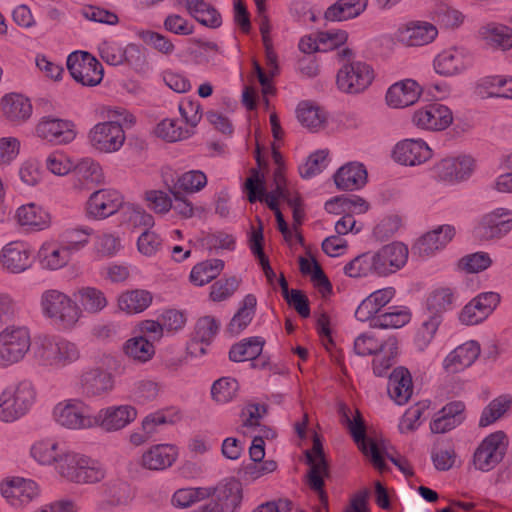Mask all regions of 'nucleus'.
Wrapping results in <instances>:
<instances>
[{
  "label": "nucleus",
  "instance_id": "obj_31",
  "mask_svg": "<svg viewBox=\"0 0 512 512\" xmlns=\"http://www.w3.org/2000/svg\"><path fill=\"white\" fill-rule=\"evenodd\" d=\"M421 95L419 84L412 79H405L389 87L386 102L393 108H404L413 105Z\"/></svg>",
  "mask_w": 512,
  "mask_h": 512
},
{
  "label": "nucleus",
  "instance_id": "obj_57",
  "mask_svg": "<svg viewBox=\"0 0 512 512\" xmlns=\"http://www.w3.org/2000/svg\"><path fill=\"white\" fill-rule=\"evenodd\" d=\"M430 401L425 400L417 403L405 411L399 420L398 430L401 434H408L416 431L421 425L420 418L425 409L429 408Z\"/></svg>",
  "mask_w": 512,
  "mask_h": 512
},
{
  "label": "nucleus",
  "instance_id": "obj_48",
  "mask_svg": "<svg viewBox=\"0 0 512 512\" xmlns=\"http://www.w3.org/2000/svg\"><path fill=\"white\" fill-rule=\"evenodd\" d=\"M512 407V397L508 394L493 399L482 411L479 426L488 427L501 419Z\"/></svg>",
  "mask_w": 512,
  "mask_h": 512
},
{
  "label": "nucleus",
  "instance_id": "obj_32",
  "mask_svg": "<svg viewBox=\"0 0 512 512\" xmlns=\"http://www.w3.org/2000/svg\"><path fill=\"white\" fill-rule=\"evenodd\" d=\"M384 352L387 353V355L376 356L373 359V373L378 377L388 375L390 384H412V375L404 366H398L388 373L398 354V349H395L394 353H391V351Z\"/></svg>",
  "mask_w": 512,
  "mask_h": 512
},
{
  "label": "nucleus",
  "instance_id": "obj_36",
  "mask_svg": "<svg viewBox=\"0 0 512 512\" xmlns=\"http://www.w3.org/2000/svg\"><path fill=\"white\" fill-rule=\"evenodd\" d=\"M354 352L359 356L377 355L379 352L398 349V341L395 337H389L387 340L377 338L372 332H364L354 340Z\"/></svg>",
  "mask_w": 512,
  "mask_h": 512
},
{
  "label": "nucleus",
  "instance_id": "obj_17",
  "mask_svg": "<svg viewBox=\"0 0 512 512\" xmlns=\"http://www.w3.org/2000/svg\"><path fill=\"white\" fill-rule=\"evenodd\" d=\"M408 248L401 242H393L373 252L378 276H386L401 269L408 259Z\"/></svg>",
  "mask_w": 512,
  "mask_h": 512
},
{
  "label": "nucleus",
  "instance_id": "obj_41",
  "mask_svg": "<svg viewBox=\"0 0 512 512\" xmlns=\"http://www.w3.org/2000/svg\"><path fill=\"white\" fill-rule=\"evenodd\" d=\"M38 257L43 268L57 270L64 267L71 256L63 244L46 242L40 247Z\"/></svg>",
  "mask_w": 512,
  "mask_h": 512
},
{
  "label": "nucleus",
  "instance_id": "obj_26",
  "mask_svg": "<svg viewBox=\"0 0 512 512\" xmlns=\"http://www.w3.org/2000/svg\"><path fill=\"white\" fill-rule=\"evenodd\" d=\"M2 266L11 273H22L33 264L32 250L22 241H12L1 251Z\"/></svg>",
  "mask_w": 512,
  "mask_h": 512
},
{
  "label": "nucleus",
  "instance_id": "obj_33",
  "mask_svg": "<svg viewBox=\"0 0 512 512\" xmlns=\"http://www.w3.org/2000/svg\"><path fill=\"white\" fill-rule=\"evenodd\" d=\"M66 449L62 443L54 438H43L32 444L30 455L38 464L53 466L55 469Z\"/></svg>",
  "mask_w": 512,
  "mask_h": 512
},
{
  "label": "nucleus",
  "instance_id": "obj_2",
  "mask_svg": "<svg viewBox=\"0 0 512 512\" xmlns=\"http://www.w3.org/2000/svg\"><path fill=\"white\" fill-rule=\"evenodd\" d=\"M37 396L34 386H6L0 394V421L13 423L25 416Z\"/></svg>",
  "mask_w": 512,
  "mask_h": 512
},
{
  "label": "nucleus",
  "instance_id": "obj_45",
  "mask_svg": "<svg viewBox=\"0 0 512 512\" xmlns=\"http://www.w3.org/2000/svg\"><path fill=\"white\" fill-rule=\"evenodd\" d=\"M486 44L495 49L509 50L512 48V29L505 25L488 24L480 29Z\"/></svg>",
  "mask_w": 512,
  "mask_h": 512
},
{
  "label": "nucleus",
  "instance_id": "obj_58",
  "mask_svg": "<svg viewBox=\"0 0 512 512\" xmlns=\"http://www.w3.org/2000/svg\"><path fill=\"white\" fill-rule=\"evenodd\" d=\"M73 172L79 181L87 184H99L104 178L100 165L90 158L82 159Z\"/></svg>",
  "mask_w": 512,
  "mask_h": 512
},
{
  "label": "nucleus",
  "instance_id": "obj_61",
  "mask_svg": "<svg viewBox=\"0 0 512 512\" xmlns=\"http://www.w3.org/2000/svg\"><path fill=\"white\" fill-rule=\"evenodd\" d=\"M93 230L91 228L69 229L64 233L63 245L70 256L83 249L89 243V237Z\"/></svg>",
  "mask_w": 512,
  "mask_h": 512
},
{
  "label": "nucleus",
  "instance_id": "obj_40",
  "mask_svg": "<svg viewBox=\"0 0 512 512\" xmlns=\"http://www.w3.org/2000/svg\"><path fill=\"white\" fill-rule=\"evenodd\" d=\"M367 4L368 0H337L326 9L324 18L332 22L353 19L365 11Z\"/></svg>",
  "mask_w": 512,
  "mask_h": 512
},
{
  "label": "nucleus",
  "instance_id": "obj_12",
  "mask_svg": "<svg viewBox=\"0 0 512 512\" xmlns=\"http://www.w3.org/2000/svg\"><path fill=\"white\" fill-rule=\"evenodd\" d=\"M306 459L310 466L308 485L318 494L320 502L327 507V494L323 490V486L324 477L328 476V466L324 458L322 444L317 436L313 439L311 450L306 451Z\"/></svg>",
  "mask_w": 512,
  "mask_h": 512
},
{
  "label": "nucleus",
  "instance_id": "obj_63",
  "mask_svg": "<svg viewBox=\"0 0 512 512\" xmlns=\"http://www.w3.org/2000/svg\"><path fill=\"white\" fill-rule=\"evenodd\" d=\"M492 264L488 253L476 252L466 255L459 260V267L467 273H478L486 270Z\"/></svg>",
  "mask_w": 512,
  "mask_h": 512
},
{
  "label": "nucleus",
  "instance_id": "obj_15",
  "mask_svg": "<svg viewBox=\"0 0 512 512\" xmlns=\"http://www.w3.org/2000/svg\"><path fill=\"white\" fill-rule=\"evenodd\" d=\"M1 494L13 507H22L30 503L39 494L35 481L22 477L4 480L0 486Z\"/></svg>",
  "mask_w": 512,
  "mask_h": 512
},
{
  "label": "nucleus",
  "instance_id": "obj_3",
  "mask_svg": "<svg viewBox=\"0 0 512 512\" xmlns=\"http://www.w3.org/2000/svg\"><path fill=\"white\" fill-rule=\"evenodd\" d=\"M54 421L69 430H87L95 428L94 415L87 404L77 398L58 402L52 411Z\"/></svg>",
  "mask_w": 512,
  "mask_h": 512
},
{
  "label": "nucleus",
  "instance_id": "obj_59",
  "mask_svg": "<svg viewBox=\"0 0 512 512\" xmlns=\"http://www.w3.org/2000/svg\"><path fill=\"white\" fill-rule=\"evenodd\" d=\"M207 184V177L201 171H189L182 174L171 189L181 193H193L201 190Z\"/></svg>",
  "mask_w": 512,
  "mask_h": 512
},
{
  "label": "nucleus",
  "instance_id": "obj_14",
  "mask_svg": "<svg viewBox=\"0 0 512 512\" xmlns=\"http://www.w3.org/2000/svg\"><path fill=\"white\" fill-rule=\"evenodd\" d=\"M100 496L96 508L99 511H109L115 507L130 504L135 497V491L128 482L114 479L100 487Z\"/></svg>",
  "mask_w": 512,
  "mask_h": 512
},
{
  "label": "nucleus",
  "instance_id": "obj_43",
  "mask_svg": "<svg viewBox=\"0 0 512 512\" xmlns=\"http://www.w3.org/2000/svg\"><path fill=\"white\" fill-rule=\"evenodd\" d=\"M264 344V339L258 336L243 339L241 342L232 345L229 351V359L233 362L254 360L261 355Z\"/></svg>",
  "mask_w": 512,
  "mask_h": 512
},
{
  "label": "nucleus",
  "instance_id": "obj_64",
  "mask_svg": "<svg viewBox=\"0 0 512 512\" xmlns=\"http://www.w3.org/2000/svg\"><path fill=\"white\" fill-rule=\"evenodd\" d=\"M240 281L235 277L220 279L210 287V299L214 302L223 301L238 289Z\"/></svg>",
  "mask_w": 512,
  "mask_h": 512
},
{
  "label": "nucleus",
  "instance_id": "obj_27",
  "mask_svg": "<svg viewBox=\"0 0 512 512\" xmlns=\"http://www.w3.org/2000/svg\"><path fill=\"white\" fill-rule=\"evenodd\" d=\"M454 235L453 226L441 225L419 238L412 248L413 253L422 258L432 256L436 251L444 248Z\"/></svg>",
  "mask_w": 512,
  "mask_h": 512
},
{
  "label": "nucleus",
  "instance_id": "obj_7",
  "mask_svg": "<svg viewBox=\"0 0 512 512\" xmlns=\"http://www.w3.org/2000/svg\"><path fill=\"white\" fill-rule=\"evenodd\" d=\"M67 68L72 78L83 86H96L104 76L102 64L85 51L70 53L67 57Z\"/></svg>",
  "mask_w": 512,
  "mask_h": 512
},
{
  "label": "nucleus",
  "instance_id": "obj_62",
  "mask_svg": "<svg viewBox=\"0 0 512 512\" xmlns=\"http://www.w3.org/2000/svg\"><path fill=\"white\" fill-rule=\"evenodd\" d=\"M158 137L168 141L176 142L189 136V130L180 127L176 120L164 119L155 130Z\"/></svg>",
  "mask_w": 512,
  "mask_h": 512
},
{
  "label": "nucleus",
  "instance_id": "obj_50",
  "mask_svg": "<svg viewBox=\"0 0 512 512\" xmlns=\"http://www.w3.org/2000/svg\"><path fill=\"white\" fill-rule=\"evenodd\" d=\"M391 311L379 314L372 320V328L397 329L406 325L411 319L407 307H391Z\"/></svg>",
  "mask_w": 512,
  "mask_h": 512
},
{
  "label": "nucleus",
  "instance_id": "obj_16",
  "mask_svg": "<svg viewBox=\"0 0 512 512\" xmlns=\"http://www.w3.org/2000/svg\"><path fill=\"white\" fill-rule=\"evenodd\" d=\"M473 63L471 53L462 47H452L439 53L434 59V69L442 76L462 73Z\"/></svg>",
  "mask_w": 512,
  "mask_h": 512
},
{
  "label": "nucleus",
  "instance_id": "obj_11",
  "mask_svg": "<svg viewBox=\"0 0 512 512\" xmlns=\"http://www.w3.org/2000/svg\"><path fill=\"white\" fill-rule=\"evenodd\" d=\"M346 423L354 441L362 453L369 458L370 462L377 470L380 472L386 471L387 464L384 461L382 451L376 441L366 437V429L360 413L357 412V415L353 419L346 416Z\"/></svg>",
  "mask_w": 512,
  "mask_h": 512
},
{
  "label": "nucleus",
  "instance_id": "obj_23",
  "mask_svg": "<svg viewBox=\"0 0 512 512\" xmlns=\"http://www.w3.org/2000/svg\"><path fill=\"white\" fill-rule=\"evenodd\" d=\"M123 204L122 195L113 189L93 192L86 206L87 214L95 219H104L115 214Z\"/></svg>",
  "mask_w": 512,
  "mask_h": 512
},
{
  "label": "nucleus",
  "instance_id": "obj_44",
  "mask_svg": "<svg viewBox=\"0 0 512 512\" xmlns=\"http://www.w3.org/2000/svg\"><path fill=\"white\" fill-rule=\"evenodd\" d=\"M263 241V223L260 219H258V227H252V231L249 237V247L252 254L258 258L267 281L270 284H273L276 274L270 266L268 257L263 251Z\"/></svg>",
  "mask_w": 512,
  "mask_h": 512
},
{
  "label": "nucleus",
  "instance_id": "obj_21",
  "mask_svg": "<svg viewBox=\"0 0 512 512\" xmlns=\"http://www.w3.org/2000/svg\"><path fill=\"white\" fill-rule=\"evenodd\" d=\"M500 302V296L494 292L481 293L464 306L459 320L465 325H476L485 320Z\"/></svg>",
  "mask_w": 512,
  "mask_h": 512
},
{
  "label": "nucleus",
  "instance_id": "obj_6",
  "mask_svg": "<svg viewBox=\"0 0 512 512\" xmlns=\"http://www.w3.org/2000/svg\"><path fill=\"white\" fill-rule=\"evenodd\" d=\"M374 79L370 65L362 61L344 63L337 72L336 84L340 91L358 94L365 91Z\"/></svg>",
  "mask_w": 512,
  "mask_h": 512
},
{
  "label": "nucleus",
  "instance_id": "obj_28",
  "mask_svg": "<svg viewBox=\"0 0 512 512\" xmlns=\"http://www.w3.org/2000/svg\"><path fill=\"white\" fill-rule=\"evenodd\" d=\"M220 323L211 316H204L198 319L195 324L194 334L188 345L191 355L201 356L206 353L207 346L213 341L218 333Z\"/></svg>",
  "mask_w": 512,
  "mask_h": 512
},
{
  "label": "nucleus",
  "instance_id": "obj_35",
  "mask_svg": "<svg viewBox=\"0 0 512 512\" xmlns=\"http://www.w3.org/2000/svg\"><path fill=\"white\" fill-rule=\"evenodd\" d=\"M338 189L353 191L362 188L367 182V170L361 163L351 162L338 169L334 175Z\"/></svg>",
  "mask_w": 512,
  "mask_h": 512
},
{
  "label": "nucleus",
  "instance_id": "obj_5",
  "mask_svg": "<svg viewBox=\"0 0 512 512\" xmlns=\"http://www.w3.org/2000/svg\"><path fill=\"white\" fill-rule=\"evenodd\" d=\"M31 345L26 327H7L0 333V366L6 367L24 358Z\"/></svg>",
  "mask_w": 512,
  "mask_h": 512
},
{
  "label": "nucleus",
  "instance_id": "obj_4",
  "mask_svg": "<svg viewBox=\"0 0 512 512\" xmlns=\"http://www.w3.org/2000/svg\"><path fill=\"white\" fill-rule=\"evenodd\" d=\"M41 305L44 314L62 328L72 327L80 316L76 303L57 290L46 291L42 295Z\"/></svg>",
  "mask_w": 512,
  "mask_h": 512
},
{
  "label": "nucleus",
  "instance_id": "obj_56",
  "mask_svg": "<svg viewBox=\"0 0 512 512\" xmlns=\"http://www.w3.org/2000/svg\"><path fill=\"white\" fill-rule=\"evenodd\" d=\"M441 322L442 317L438 313L429 315L428 319L423 321L414 338V343L418 350L423 351L428 347Z\"/></svg>",
  "mask_w": 512,
  "mask_h": 512
},
{
  "label": "nucleus",
  "instance_id": "obj_49",
  "mask_svg": "<svg viewBox=\"0 0 512 512\" xmlns=\"http://www.w3.org/2000/svg\"><path fill=\"white\" fill-rule=\"evenodd\" d=\"M124 353L138 362H147L155 354L153 342L145 336H137L128 339L123 346Z\"/></svg>",
  "mask_w": 512,
  "mask_h": 512
},
{
  "label": "nucleus",
  "instance_id": "obj_53",
  "mask_svg": "<svg viewBox=\"0 0 512 512\" xmlns=\"http://www.w3.org/2000/svg\"><path fill=\"white\" fill-rule=\"evenodd\" d=\"M296 113L298 121L311 131H317L326 120L325 113L319 107L308 102L300 103Z\"/></svg>",
  "mask_w": 512,
  "mask_h": 512
},
{
  "label": "nucleus",
  "instance_id": "obj_18",
  "mask_svg": "<svg viewBox=\"0 0 512 512\" xmlns=\"http://www.w3.org/2000/svg\"><path fill=\"white\" fill-rule=\"evenodd\" d=\"M473 171L474 159L466 155L442 159L433 167L434 176L449 183L464 181Z\"/></svg>",
  "mask_w": 512,
  "mask_h": 512
},
{
  "label": "nucleus",
  "instance_id": "obj_55",
  "mask_svg": "<svg viewBox=\"0 0 512 512\" xmlns=\"http://www.w3.org/2000/svg\"><path fill=\"white\" fill-rule=\"evenodd\" d=\"M344 273L349 277H364L369 274L377 275L373 252L358 255L344 266Z\"/></svg>",
  "mask_w": 512,
  "mask_h": 512
},
{
  "label": "nucleus",
  "instance_id": "obj_19",
  "mask_svg": "<svg viewBox=\"0 0 512 512\" xmlns=\"http://www.w3.org/2000/svg\"><path fill=\"white\" fill-rule=\"evenodd\" d=\"M412 120L418 128L441 131L451 125L453 114L447 106L433 103L416 110Z\"/></svg>",
  "mask_w": 512,
  "mask_h": 512
},
{
  "label": "nucleus",
  "instance_id": "obj_13",
  "mask_svg": "<svg viewBox=\"0 0 512 512\" xmlns=\"http://www.w3.org/2000/svg\"><path fill=\"white\" fill-rule=\"evenodd\" d=\"M137 414L136 408L131 405L108 406L94 415L95 427L106 432L120 431L134 422Z\"/></svg>",
  "mask_w": 512,
  "mask_h": 512
},
{
  "label": "nucleus",
  "instance_id": "obj_9",
  "mask_svg": "<svg viewBox=\"0 0 512 512\" xmlns=\"http://www.w3.org/2000/svg\"><path fill=\"white\" fill-rule=\"evenodd\" d=\"M508 446L507 435L496 431L486 436L473 455V464L480 471H490L503 459Z\"/></svg>",
  "mask_w": 512,
  "mask_h": 512
},
{
  "label": "nucleus",
  "instance_id": "obj_38",
  "mask_svg": "<svg viewBox=\"0 0 512 512\" xmlns=\"http://www.w3.org/2000/svg\"><path fill=\"white\" fill-rule=\"evenodd\" d=\"M16 217L21 226H25L33 231L44 230L51 224L50 214L34 203L19 207Z\"/></svg>",
  "mask_w": 512,
  "mask_h": 512
},
{
  "label": "nucleus",
  "instance_id": "obj_25",
  "mask_svg": "<svg viewBox=\"0 0 512 512\" xmlns=\"http://www.w3.org/2000/svg\"><path fill=\"white\" fill-rule=\"evenodd\" d=\"M392 155L402 165L416 166L428 161L432 150L422 139H405L395 145Z\"/></svg>",
  "mask_w": 512,
  "mask_h": 512
},
{
  "label": "nucleus",
  "instance_id": "obj_8",
  "mask_svg": "<svg viewBox=\"0 0 512 512\" xmlns=\"http://www.w3.org/2000/svg\"><path fill=\"white\" fill-rule=\"evenodd\" d=\"M42 365L61 367L79 358V351L74 343L63 338L46 337L36 352Z\"/></svg>",
  "mask_w": 512,
  "mask_h": 512
},
{
  "label": "nucleus",
  "instance_id": "obj_52",
  "mask_svg": "<svg viewBox=\"0 0 512 512\" xmlns=\"http://www.w3.org/2000/svg\"><path fill=\"white\" fill-rule=\"evenodd\" d=\"M211 496L212 491L208 487L180 488L174 492L171 502L173 506L184 509Z\"/></svg>",
  "mask_w": 512,
  "mask_h": 512
},
{
  "label": "nucleus",
  "instance_id": "obj_37",
  "mask_svg": "<svg viewBox=\"0 0 512 512\" xmlns=\"http://www.w3.org/2000/svg\"><path fill=\"white\" fill-rule=\"evenodd\" d=\"M3 116L10 122L21 123L30 118L32 105L28 98L18 93L6 94L1 99Z\"/></svg>",
  "mask_w": 512,
  "mask_h": 512
},
{
  "label": "nucleus",
  "instance_id": "obj_39",
  "mask_svg": "<svg viewBox=\"0 0 512 512\" xmlns=\"http://www.w3.org/2000/svg\"><path fill=\"white\" fill-rule=\"evenodd\" d=\"M267 414V405L265 403L247 402L240 414L241 428L245 435L261 433L262 428H268L261 423V420Z\"/></svg>",
  "mask_w": 512,
  "mask_h": 512
},
{
  "label": "nucleus",
  "instance_id": "obj_29",
  "mask_svg": "<svg viewBox=\"0 0 512 512\" xmlns=\"http://www.w3.org/2000/svg\"><path fill=\"white\" fill-rule=\"evenodd\" d=\"M480 345L476 341H467L451 351L443 362L448 373H458L471 366L480 355Z\"/></svg>",
  "mask_w": 512,
  "mask_h": 512
},
{
  "label": "nucleus",
  "instance_id": "obj_54",
  "mask_svg": "<svg viewBox=\"0 0 512 512\" xmlns=\"http://www.w3.org/2000/svg\"><path fill=\"white\" fill-rule=\"evenodd\" d=\"M77 299L83 309L89 313H98L108 304L104 293L94 287H82L79 289Z\"/></svg>",
  "mask_w": 512,
  "mask_h": 512
},
{
  "label": "nucleus",
  "instance_id": "obj_24",
  "mask_svg": "<svg viewBox=\"0 0 512 512\" xmlns=\"http://www.w3.org/2000/svg\"><path fill=\"white\" fill-rule=\"evenodd\" d=\"M212 491L215 503L224 512H237L243 499V488L239 480L231 477L219 482L215 487H208Z\"/></svg>",
  "mask_w": 512,
  "mask_h": 512
},
{
  "label": "nucleus",
  "instance_id": "obj_60",
  "mask_svg": "<svg viewBox=\"0 0 512 512\" xmlns=\"http://www.w3.org/2000/svg\"><path fill=\"white\" fill-rule=\"evenodd\" d=\"M433 19L445 28H456L464 20L463 14L445 3L436 6L433 12Z\"/></svg>",
  "mask_w": 512,
  "mask_h": 512
},
{
  "label": "nucleus",
  "instance_id": "obj_10",
  "mask_svg": "<svg viewBox=\"0 0 512 512\" xmlns=\"http://www.w3.org/2000/svg\"><path fill=\"white\" fill-rule=\"evenodd\" d=\"M88 140L97 151L112 153L123 146L125 133L122 126L116 121L101 122L89 131Z\"/></svg>",
  "mask_w": 512,
  "mask_h": 512
},
{
  "label": "nucleus",
  "instance_id": "obj_22",
  "mask_svg": "<svg viewBox=\"0 0 512 512\" xmlns=\"http://www.w3.org/2000/svg\"><path fill=\"white\" fill-rule=\"evenodd\" d=\"M437 34V28L429 22L410 21L399 26L395 38L405 46L417 47L431 43Z\"/></svg>",
  "mask_w": 512,
  "mask_h": 512
},
{
  "label": "nucleus",
  "instance_id": "obj_42",
  "mask_svg": "<svg viewBox=\"0 0 512 512\" xmlns=\"http://www.w3.org/2000/svg\"><path fill=\"white\" fill-rule=\"evenodd\" d=\"M245 190L250 203L256 201H265L267 206L274 212L280 211L278 199L274 196H268L264 187L263 180L260 179L259 172L256 169L251 170V176L246 179Z\"/></svg>",
  "mask_w": 512,
  "mask_h": 512
},
{
  "label": "nucleus",
  "instance_id": "obj_34",
  "mask_svg": "<svg viewBox=\"0 0 512 512\" xmlns=\"http://www.w3.org/2000/svg\"><path fill=\"white\" fill-rule=\"evenodd\" d=\"M500 209L485 215L476 227V234L482 240L499 239L512 229V219H504Z\"/></svg>",
  "mask_w": 512,
  "mask_h": 512
},
{
  "label": "nucleus",
  "instance_id": "obj_47",
  "mask_svg": "<svg viewBox=\"0 0 512 512\" xmlns=\"http://www.w3.org/2000/svg\"><path fill=\"white\" fill-rule=\"evenodd\" d=\"M257 300L253 294H248L244 297L242 306L231 319L227 331L231 335H238L242 332L252 321L255 315Z\"/></svg>",
  "mask_w": 512,
  "mask_h": 512
},
{
  "label": "nucleus",
  "instance_id": "obj_1",
  "mask_svg": "<svg viewBox=\"0 0 512 512\" xmlns=\"http://www.w3.org/2000/svg\"><path fill=\"white\" fill-rule=\"evenodd\" d=\"M57 476L69 483L96 484L106 477L105 466L98 460L71 449H66L55 467Z\"/></svg>",
  "mask_w": 512,
  "mask_h": 512
},
{
  "label": "nucleus",
  "instance_id": "obj_30",
  "mask_svg": "<svg viewBox=\"0 0 512 512\" xmlns=\"http://www.w3.org/2000/svg\"><path fill=\"white\" fill-rule=\"evenodd\" d=\"M178 457V449L172 444H156L146 450L141 457L142 467L160 471L171 467Z\"/></svg>",
  "mask_w": 512,
  "mask_h": 512
},
{
  "label": "nucleus",
  "instance_id": "obj_51",
  "mask_svg": "<svg viewBox=\"0 0 512 512\" xmlns=\"http://www.w3.org/2000/svg\"><path fill=\"white\" fill-rule=\"evenodd\" d=\"M224 268V262L220 259H211L195 265L190 273V281L203 286L215 279Z\"/></svg>",
  "mask_w": 512,
  "mask_h": 512
},
{
  "label": "nucleus",
  "instance_id": "obj_46",
  "mask_svg": "<svg viewBox=\"0 0 512 512\" xmlns=\"http://www.w3.org/2000/svg\"><path fill=\"white\" fill-rule=\"evenodd\" d=\"M151 303V293L141 289L124 292L118 298L119 308L129 314L143 312Z\"/></svg>",
  "mask_w": 512,
  "mask_h": 512
},
{
  "label": "nucleus",
  "instance_id": "obj_20",
  "mask_svg": "<svg viewBox=\"0 0 512 512\" xmlns=\"http://www.w3.org/2000/svg\"><path fill=\"white\" fill-rule=\"evenodd\" d=\"M38 137L62 145L71 143L76 137L75 124L70 120L44 117L36 127Z\"/></svg>",
  "mask_w": 512,
  "mask_h": 512
}]
</instances>
